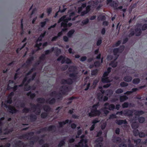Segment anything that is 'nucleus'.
I'll return each instance as SVG.
<instances>
[{"instance_id": "obj_64", "label": "nucleus", "mask_w": 147, "mask_h": 147, "mask_svg": "<svg viewBox=\"0 0 147 147\" xmlns=\"http://www.w3.org/2000/svg\"><path fill=\"white\" fill-rule=\"evenodd\" d=\"M5 132L4 133V134H7L11 132L12 130L11 129H5Z\"/></svg>"}, {"instance_id": "obj_53", "label": "nucleus", "mask_w": 147, "mask_h": 147, "mask_svg": "<svg viewBox=\"0 0 147 147\" xmlns=\"http://www.w3.org/2000/svg\"><path fill=\"white\" fill-rule=\"evenodd\" d=\"M30 109L26 107H24L22 110L23 113H27L30 111Z\"/></svg>"}, {"instance_id": "obj_56", "label": "nucleus", "mask_w": 147, "mask_h": 147, "mask_svg": "<svg viewBox=\"0 0 147 147\" xmlns=\"http://www.w3.org/2000/svg\"><path fill=\"white\" fill-rule=\"evenodd\" d=\"M102 42V40L101 38H98L96 42V45L97 46L100 45Z\"/></svg>"}, {"instance_id": "obj_15", "label": "nucleus", "mask_w": 147, "mask_h": 147, "mask_svg": "<svg viewBox=\"0 0 147 147\" xmlns=\"http://www.w3.org/2000/svg\"><path fill=\"white\" fill-rule=\"evenodd\" d=\"M117 58L116 57L113 61H111L109 64V65L113 68L116 67L118 64V62L116 61Z\"/></svg>"}, {"instance_id": "obj_1", "label": "nucleus", "mask_w": 147, "mask_h": 147, "mask_svg": "<svg viewBox=\"0 0 147 147\" xmlns=\"http://www.w3.org/2000/svg\"><path fill=\"white\" fill-rule=\"evenodd\" d=\"M76 69V66L71 65L68 68V70L70 72H73L69 74L70 78L67 79H62L61 82V83L62 84H68L71 85L74 82H76L78 79L77 73L74 72Z\"/></svg>"}, {"instance_id": "obj_30", "label": "nucleus", "mask_w": 147, "mask_h": 147, "mask_svg": "<svg viewBox=\"0 0 147 147\" xmlns=\"http://www.w3.org/2000/svg\"><path fill=\"white\" fill-rule=\"evenodd\" d=\"M113 142H117L120 143L121 142V139L119 137H115L113 138Z\"/></svg>"}, {"instance_id": "obj_45", "label": "nucleus", "mask_w": 147, "mask_h": 147, "mask_svg": "<svg viewBox=\"0 0 147 147\" xmlns=\"http://www.w3.org/2000/svg\"><path fill=\"white\" fill-rule=\"evenodd\" d=\"M138 136L140 138H143L145 137L146 136V134L143 132L141 131L138 133Z\"/></svg>"}, {"instance_id": "obj_57", "label": "nucleus", "mask_w": 147, "mask_h": 147, "mask_svg": "<svg viewBox=\"0 0 147 147\" xmlns=\"http://www.w3.org/2000/svg\"><path fill=\"white\" fill-rule=\"evenodd\" d=\"M68 66L67 65H65L62 66L61 67V69L62 71H64L66 70L68 68Z\"/></svg>"}, {"instance_id": "obj_54", "label": "nucleus", "mask_w": 147, "mask_h": 147, "mask_svg": "<svg viewBox=\"0 0 147 147\" xmlns=\"http://www.w3.org/2000/svg\"><path fill=\"white\" fill-rule=\"evenodd\" d=\"M147 29V24H143L141 27V30L144 31Z\"/></svg>"}, {"instance_id": "obj_51", "label": "nucleus", "mask_w": 147, "mask_h": 147, "mask_svg": "<svg viewBox=\"0 0 147 147\" xmlns=\"http://www.w3.org/2000/svg\"><path fill=\"white\" fill-rule=\"evenodd\" d=\"M98 72V70L97 69H94L93 70H92L91 74L93 76H95L97 74Z\"/></svg>"}, {"instance_id": "obj_27", "label": "nucleus", "mask_w": 147, "mask_h": 147, "mask_svg": "<svg viewBox=\"0 0 147 147\" xmlns=\"http://www.w3.org/2000/svg\"><path fill=\"white\" fill-rule=\"evenodd\" d=\"M128 97L125 95L121 96L119 98V99L121 102H123L127 100Z\"/></svg>"}, {"instance_id": "obj_4", "label": "nucleus", "mask_w": 147, "mask_h": 147, "mask_svg": "<svg viewBox=\"0 0 147 147\" xmlns=\"http://www.w3.org/2000/svg\"><path fill=\"white\" fill-rule=\"evenodd\" d=\"M56 130V127L54 125H51L49 126L48 127H45L41 128L37 130L36 133L37 134H39L41 132L46 131H55Z\"/></svg>"}, {"instance_id": "obj_60", "label": "nucleus", "mask_w": 147, "mask_h": 147, "mask_svg": "<svg viewBox=\"0 0 147 147\" xmlns=\"http://www.w3.org/2000/svg\"><path fill=\"white\" fill-rule=\"evenodd\" d=\"M12 99L10 98H7V99L6 101H5V103L7 104V103L9 104H11L12 102Z\"/></svg>"}, {"instance_id": "obj_8", "label": "nucleus", "mask_w": 147, "mask_h": 147, "mask_svg": "<svg viewBox=\"0 0 147 147\" xmlns=\"http://www.w3.org/2000/svg\"><path fill=\"white\" fill-rule=\"evenodd\" d=\"M85 136L84 135H82L80 136V138L81 140L79 142H78V144H76L75 145V147H80V144H82V147H83L84 146V143H87V141L86 139H84V137Z\"/></svg>"}, {"instance_id": "obj_61", "label": "nucleus", "mask_w": 147, "mask_h": 147, "mask_svg": "<svg viewBox=\"0 0 147 147\" xmlns=\"http://www.w3.org/2000/svg\"><path fill=\"white\" fill-rule=\"evenodd\" d=\"M99 122V121L98 120V119L96 118L92 120V123L93 124L95 125L96 123H98Z\"/></svg>"}, {"instance_id": "obj_33", "label": "nucleus", "mask_w": 147, "mask_h": 147, "mask_svg": "<svg viewBox=\"0 0 147 147\" xmlns=\"http://www.w3.org/2000/svg\"><path fill=\"white\" fill-rule=\"evenodd\" d=\"M36 100L38 103H43L45 101V99L42 97L38 98Z\"/></svg>"}, {"instance_id": "obj_22", "label": "nucleus", "mask_w": 147, "mask_h": 147, "mask_svg": "<svg viewBox=\"0 0 147 147\" xmlns=\"http://www.w3.org/2000/svg\"><path fill=\"white\" fill-rule=\"evenodd\" d=\"M31 106V109L33 110V112H35L36 109L40 107V105L39 104H37L36 105L32 104Z\"/></svg>"}, {"instance_id": "obj_29", "label": "nucleus", "mask_w": 147, "mask_h": 147, "mask_svg": "<svg viewBox=\"0 0 147 147\" xmlns=\"http://www.w3.org/2000/svg\"><path fill=\"white\" fill-rule=\"evenodd\" d=\"M75 32V30L74 29H71V30H70L67 33V36L68 37H71L73 34Z\"/></svg>"}, {"instance_id": "obj_6", "label": "nucleus", "mask_w": 147, "mask_h": 147, "mask_svg": "<svg viewBox=\"0 0 147 147\" xmlns=\"http://www.w3.org/2000/svg\"><path fill=\"white\" fill-rule=\"evenodd\" d=\"M4 106L7 108H8L9 112L10 113L14 114L16 113L18 111L15 108L11 105H8L5 103L3 104Z\"/></svg>"}, {"instance_id": "obj_26", "label": "nucleus", "mask_w": 147, "mask_h": 147, "mask_svg": "<svg viewBox=\"0 0 147 147\" xmlns=\"http://www.w3.org/2000/svg\"><path fill=\"white\" fill-rule=\"evenodd\" d=\"M61 60V63L62 64L64 63L65 61V57L61 55L57 59V61H60Z\"/></svg>"}, {"instance_id": "obj_19", "label": "nucleus", "mask_w": 147, "mask_h": 147, "mask_svg": "<svg viewBox=\"0 0 147 147\" xmlns=\"http://www.w3.org/2000/svg\"><path fill=\"white\" fill-rule=\"evenodd\" d=\"M66 16L64 15L62 17H61L58 20V23H60L62 21H63L66 23L68 22V21L67 19L66 18Z\"/></svg>"}, {"instance_id": "obj_18", "label": "nucleus", "mask_w": 147, "mask_h": 147, "mask_svg": "<svg viewBox=\"0 0 147 147\" xmlns=\"http://www.w3.org/2000/svg\"><path fill=\"white\" fill-rule=\"evenodd\" d=\"M50 98L47 99L46 100V102L50 105H52L54 104L56 102V99L55 98H53L50 100Z\"/></svg>"}, {"instance_id": "obj_50", "label": "nucleus", "mask_w": 147, "mask_h": 147, "mask_svg": "<svg viewBox=\"0 0 147 147\" xmlns=\"http://www.w3.org/2000/svg\"><path fill=\"white\" fill-rule=\"evenodd\" d=\"M129 104L128 102H124L123 104L122 105V106L123 108H127L129 107Z\"/></svg>"}, {"instance_id": "obj_46", "label": "nucleus", "mask_w": 147, "mask_h": 147, "mask_svg": "<svg viewBox=\"0 0 147 147\" xmlns=\"http://www.w3.org/2000/svg\"><path fill=\"white\" fill-rule=\"evenodd\" d=\"M101 62H100V61H95L94 63V64L95 65V67H98L100 65Z\"/></svg>"}, {"instance_id": "obj_24", "label": "nucleus", "mask_w": 147, "mask_h": 147, "mask_svg": "<svg viewBox=\"0 0 147 147\" xmlns=\"http://www.w3.org/2000/svg\"><path fill=\"white\" fill-rule=\"evenodd\" d=\"M44 20V21L40 22V26L41 28H43L45 26L47 23L49 22V20L48 18H46Z\"/></svg>"}, {"instance_id": "obj_23", "label": "nucleus", "mask_w": 147, "mask_h": 147, "mask_svg": "<svg viewBox=\"0 0 147 147\" xmlns=\"http://www.w3.org/2000/svg\"><path fill=\"white\" fill-rule=\"evenodd\" d=\"M27 96H30V99H33L36 96V94L34 93H32L31 91L29 92L26 94Z\"/></svg>"}, {"instance_id": "obj_49", "label": "nucleus", "mask_w": 147, "mask_h": 147, "mask_svg": "<svg viewBox=\"0 0 147 147\" xmlns=\"http://www.w3.org/2000/svg\"><path fill=\"white\" fill-rule=\"evenodd\" d=\"M96 59L98 60L101 59V63H102L103 61V58L102 57L101 58V54L100 53H99L97 55V56L96 57Z\"/></svg>"}, {"instance_id": "obj_55", "label": "nucleus", "mask_w": 147, "mask_h": 147, "mask_svg": "<svg viewBox=\"0 0 147 147\" xmlns=\"http://www.w3.org/2000/svg\"><path fill=\"white\" fill-rule=\"evenodd\" d=\"M123 90L121 88H118L115 90V92L116 94H119L123 93Z\"/></svg>"}, {"instance_id": "obj_25", "label": "nucleus", "mask_w": 147, "mask_h": 147, "mask_svg": "<svg viewBox=\"0 0 147 147\" xmlns=\"http://www.w3.org/2000/svg\"><path fill=\"white\" fill-rule=\"evenodd\" d=\"M145 113L142 110L137 111L134 113L136 116H140L142 115Z\"/></svg>"}, {"instance_id": "obj_2", "label": "nucleus", "mask_w": 147, "mask_h": 147, "mask_svg": "<svg viewBox=\"0 0 147 147\" xmlns=\"http://www.w3.org/2000/svg\"><path fill=\"white\" fill-rule=\"evenodd\" d=\"M60 90L61 93H57L56 91H54L49 94L52 97L56 96L58 100H60L63 98V95H67L68 93L71 90V88L67 85H63L61 86Z\"/></svg>"}, {"instance_id": "obj_13", "label": "nucleus", "mask_w": 147, "mask_h": 147, "mask_svg": "<svg viewBox=\"0 0 147 147\" xmlns=\"http://www.w3.org/2000/svg\"><path fill=\"white\" fill-rule=\"evenodd\" d=\"M34 133L33 132H29L28 134H26L22 135L19 138L22 139H24L25 138L28 139V136H32L33 135Z\"/></svg>"}, {"instance_id": "obj_47", "label": "nucleus", "mask_w": 147, "mask_h": 147, "mask_svg": "<svg viewBox=\"0 0 147 147\" xmlns=\"http://www.w3.org/2000/svg\"><path fill=\"white\" fill-rule=\"evenodd\" d=\"M48 114L45 112H42L41 114V117L42 119L45 118L47 116Z\"/></svg>"}, {"instance_id": "obj_21", "label": "nucleus", "mask_w": 147, "mask_h": 147, "mask_svg": "<svg viewBox=\"0 0 147 147\" xmlns=\"http://www.w3.org/2000/svg\"><path fill=\"white\" fill-rule=\"evenodd\" d=\"M132 79V77L129 76H127L123 78V80L126 82H131Z\"/></svg>"}, {"instance_id": "obj_63", "label": "nucleus", "mask_w": 147, "mask_h": 147, "mask_svg": "<svg viewBox=\"0 0 147 147\" xmlns=\"http://www.w3.org/2000/svg\"><path fill=\"white\" fill-rule=\"evenodd\" d=\"M61 26L64 28H67V24L63 22H62L61 24Z\"/></svg>"}, {"instance_id": "obj_31", "label": "nucleus", "mask_w": 147, "mask_h": 147, "mask_svg": "<svg viewBox=\"0 0 147 147\" xmlns=\"http://www.w3.org/2000/svg\"><path fill=\"white\" fill-rule=\"evenodd\" d=\"M129 32L130 33L127 36L129 37H131L134 36L135 34V31L132 28L130 29Z\"/></svg>"}, {"instance_id": "obj_42", "label": "nucleus", "mask_w": 147, "mask_h": 147, "mask_svg": "<svg viewBox=\"0 0 147 147\" xmlns=\"http://www.w3.org/2000/svg\"><path fill=\"white\" fill-rule=\"evenodd\" d=\"M36 70V68L35 67H32L29 71L26 74V76H28L31 74L32 72Z\"/></svg>"}, {"instance_id": "obj_12", "label": "nucleus", "mask_w": 147, "mask_h": 147, "mask_svg": "<svg viewBox=\"0 0 147 147\" xmlns=\"http://www.w3.org/2000/svg\"><path fill=\"white\" fill-rule=\"evenodd\" d=\"M133 111L129 109H127L124 111L123 115L125 116H132L133 115Z\"/></svg>"}, {"instance_id": "obj_39", "label": "nucleus", "mask_w": 147, "mask_h": 147, "mask_svg": "<svg viewBox=\"0 0 147 147\" xmlns=\"http://www.w3.org/2000/svg\"><path fill=\"white\" fill-rule=\"evenodd\" d=\"M68 120H65V121H63L62 122H60L59 123V127H63V125H65L67 123Z\"/></svg>"}, {"instance_id": "obj_58", "label": "nucleus", "mask_w": 147, "mask_h": 147, "mask_svg": "<svg viewBox=\"0 0 147 147\" xmlns=\"http://www.w3.org/2000/svg\"><path fill=\"white\" fill-rule=\"evenodd\" d=\"M121 43V41L120 40H119L113 46V47H118L120 45Z\"/></svg>"}, {"instance_id": "obj_52", "label": "nucleus", "mask_w": 147, "mask_h": 147, "mask_svg": "<svg viewBox=\"0 0 147 147\" xmlns=\"http://www.w3.org/2000/svg\"><path fill=\"white\" fill-rule=\"evenodd\" d=\"M120 86L122 87H126L128 86V84L124 82H122L120 83Z\"/></svg>"}, {"instance_id": "obj_28", "label": "nucleus", "mask_w": 147, "mask_h": 147, "mask_svg": "<svg viewBox=\"0 0 147 147\" xmlns=\"http://www.w3.org/2000/svg\"><path fill=\"white\" fill-rule=\"evenodd\" d=\"M102 81L104 83H107L110 82V81L108 77H102Z\"/></svg>"}, {"instance_id": "obj_62", "label": "nucleus", "mask_w": 147, "mask_h": 147, "mask_svg": "<svg viewBox=\"0 0 147 147\" xmlns=\"http://www.w3.org/2000/svg\"><path fill=\"white\" fill-rule=\"evenodd\" d=\"M61 53V50L60 49H58L55 52V55L56 56H58Z\"/></svg>"}, {"instance_id": "obj_48", "label": "nucleus", "mask_w": 147, "mask_h": 147, "mask_svg": "<svg viewBox=\"0 0 147 147\" xmlns=\"http://www.w3.org/2000/svg\"><path fill=\"white\" fill-rule=\"evenodd\" d=\"M139 132V131L137 129H134L133 131L134 135L135 136H138V133Z\"/></svg>"}, {"instance_id": "obj_59", "label": "nucleus", "mask_w": 147, "mask_h": 147, "mask_svg": "<svg viewBox=\"0 0 147 147\" xmlns=\"http://www.w3.org/2000/svg\"><path fill=\"white\" fill-rule=\"evenodd\" d=\"M14 93L13 92H11L8 96L7 98L12 99V97L14 95Z\"/></svg>"}, {"instance_id": "obj_11", "label": "nucleus", "mask_w": 147, "mask_h": 147, "mask_svg": "<svg viewBox=\"0 0 147 147\" xmlns=\"http://www.w3.org/2000/svg\"><path fill=\"white\" fill-rule=\"evenodd\" d=\"M107 3L108 4L110 3V6L113 7L115 9H116L118 6V3L115 1H113L112 0H107Z\"/></svg>"}, {"instance_id": "obj_3", "label": "nucleus", "mask_w": 147, "mask_h": 147, "mask_svg": "<svg viewBox=\"0 0 147 147\" xmlns=\"http://www.w3.org/2000/svg\"><path fill=\"white\" fill-rule=\"evenodd\" d=\"M99 106L98 103L93 105L91 109V111L88 114V115L90 117H94L99 116L101 114L100 111L97 110V108Z\"/></svg>"}, {"instance_id": "obj_34", "label": "nucleus", "mask_w": 147, "mask_h": 147, "mask_svg": "<svg viewBox=\"0 0 147 147\" xmlns=\"http://www.w3.org/2000/svg\"><path fill=\"white\" fill-rule=\"evenodd\" d=\"M43 109L45 111L47 112H49L51 110V108L49 106L45 105L43 107Z\"/></svg>"}, {"instance_id": "obj_10", "label": "nucleus", "mask_w": 147, "mask_h": 147, "mask_svg": "<svg viewBox=\"0 0 147 147\" xmlns=\"http://www.w3.org/2000/svg\"><path fill=\"white\" fill-rule=\"evenodd\" d=\"M105 109H107L110 111L113 110L115 109V106L113 104H109L108 102H106L104 104Z\"/></svg>"}, {"instance_id": "obj_5", "label": "nucleus", "mask_w": 147, "mask_h": 147, "mask_svg": "<svg viewBox=\"0 0 147 147\" xmlns=\"http://www.w3.org/2000/svg\"><path fill=\"white\" fill-rule=\"evenodd\" d=\"M125 48V46L122 45L120 46L118 48H114L113 50V52L114 55L118 58L119 55L118 53H121L123 51Z\"/></svg>"}, {"instance_id": "obj_20", "label": "nucleus", "mask_w": 147, "mask_h": 147, "mask_svg": "<svg viewBox=\"0 0 147 147\" xmlns=\"http://www.w3.org/2000/svg\"><path fill=\"white\" fill-rule=\"evenodd\" d=\"M28 116L29 117V119L32 121H35L37 119L36 116L34 114H31L29 115Z\"/></svg>"}, {"instance_id": "obj_43", "label": "nucleus", "mask_w": 147, "mask_h": 147, "mask_svg": "<svg viewBox=\"0 0 147 147\" xmlns=\"http://www.w3.org/2000/svg\"><path fill=\"white\" fill-rule=\"evenodd\" d=\"M131 126L132 128L134 129H136L138 127V125L136 122L132 123L131 125Z\"/></svg>"}, {"instance_id": "obj_9", "label": "nucleus", "mask_w": 147, "mask_h": 147, "mask_svg": "<svg viewBox=\"0 0 147 147\" xmlns=\"http://www.w3.org/2000/svg\"><path fill=\"white\" fill-rule=\"evenodd\" d=\"M103 140V138L102 136H100L96 139V142H98L95 146V147H102L103 146L102 142Z\"/></svg>"}, {"instance_id": "obj_7", "label": "nucleus", "mask_w": 147, "mask_h": 147, "mask_svg": "<svg viewBox=\"0 0 147 147\" xmlns=\"http://www.w3.org/2000/svg\"><path fill=\"white\" fill-rule=\"evenodd\" d=\"M34 57L33 56H30L26 62L25 63H24L22 65V67H27L28 66L31 65L32 62L34 61Z\"/></svg>"}, {"instance_id": "obj_44", "label": "nucleus", "mask_w": 147, "mask_h": 147, "mask_svg": "<svg viewBox=\"0 0 147 147\" xmlns=\"http://www.w3.org/2000/svg\"><path fill=\"white\" fill-rule=\"evenodd\" d=\"M39 60L41 62L44 61L45 60V56L44 54H42V55L39 57Z\"/></svg>"}, {"instance_id": "obj_14", "label": "nucleus", "mask_w": 147, "mask_h": 147, "mask_svg": "<svg viewBox=\"0 0 147 147\" xmlns=\"http://www.w3.org/2000/svg\"><path fill=\"white\" fill-rule=\"evenodd\" d=\"M89 78L88 77H86L84 80V84L83 86H84L87 85L86 88L84 89V90L86 91H87L88 89L90 86V82H88L87 84V80Z\"/></svg>"}, {"instance_id": "obj_37", "label": "nucleus", "mask_w": 147, "mask_h": 147, "mask_svg": "<svg viewBox=\"0 0 147 147\" xmlns=\"http://www.w3.org/2000/svg\"><path fill=\"white\" fill-rule=\"evenodd\" d=\"M65 139H63L61 140L59 143L58 145V147H61L64 146L65 144Z\"/></svg>"}, {"instance_id": "obj_38", "label": "nucleus", "mask_w": 147, "mask_h": 147, "mask_svg": "<svg viewBox=\"0 0 147 147\" xmlns=\"http://www.w3.org/2000/svg\"><path fill=\"white\" fill-rule=\"evenodd\" d=\"M140 79L139 78H136L133 79V83L134 84H137L140 82Z\"/></svg>"}, {"instance_id": "obj_41", "label": "nucleus", "mask_w": 147, "mask_h": 147, "mask_svg": "<svg viewBox=\"0 0 147 147\" xmlns=\"http://www.w3.org/2000/svg\"><path fill=\"white\" fill-rule=\"evenodd\" d=\"M138 121L140 123H142L144 122L145 121V119L143 117H139L138 118Z\"/></svg>"}, {"instance_id": "obj_35", "label": "nucleus", "mask_w": 147, "mask_h": 147, "mask_svg": "<svg viewBox=\"0 0 147 147\" xmlns=\"http://www.w3.org/2000/svg\"><path fill=\"white\" fill-rule=\"evenodd\" d=\"M54 50V48L52 47V48L51 49L48 50H46L45 51V55H47L48 54H49L51 53L52 52H53Z\"/></svg>"}, {"instance_id": "obj_16", "label": "nucleus", "mask_w": 147, "mask_h": 147, "mask_svg": "<svg viewBox=\"0 0 147 147\" xmlns=\"http://www.w3.org/2000/svg\"><path fill=\"white\" fill-rule=\"evenodd\" d=\"M135 35L136 36H140L142 33V31L140 28L137 27L135 29Z\"/></svg>"}, {"instance_id": "obj_36", "label": "nucleus", "mask_w": 147, "mask_h": 147, "mask_svg": "<svg viewBox=\"0 0 147 147\" xmlns=\"http://www.w3.org/2000/svg\"><path fill=\"white\" fill-rule=\"evenodd\" d=\"M97 96L98 98L99 101H100L102 100L103 97V95L101 93L99 92L97 94Z\"/></svg>"}, {"instance_id": "obj_40", "label": "nucleus", "mask_w": 147, "mask_h": 147, "mask_svg": "<svg viewBox=\"0 0 147 147\" xmlns=\"http://www.w3.org/2000/svg\"><path fill=\"white\" fill-rule=\"evenodd\" d=\"M89 22V20L88 18H86L85 20H83L81 23L83 25H85L87 24Z\"/></svg>"}, {"instance_id": "obj_32", "label": "nucleus", "mask_w": 147, "mask_h": 147, "mask_svg": "<svg viewBox=\"0 0 147 147\" xmlns=\"http://www.w3.org/2000/svg\"><path fill=\"white\" fill-rule=\"evenodd\" d=\"M105 92L106 95L109 96H111L113 94V91L111 89L107 90Z\"/></svg>"}, {"instance_id": "obj_17", "label": "nucleus", "mask_w": 147, "mask_h": 147, "mask_svg": "<svg viewBox=\"0 0 147 147\" xmlns=\"http://www.w3.org/2000/svg\"><path fill=\"white\" fill-rule=\"evenodd\" d=\"M115 123L119 125H121L123 124H126L127 123V121L126 120L117 119L115 121Z\"/></svg>"}]
</instances>
